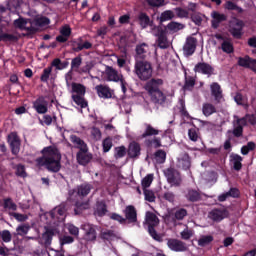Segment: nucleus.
Segmentation results:
<instances>
[{
    "instance_id": "obj_25",
    "label": "nucleus",
    "mask_w": 256,
    "mask_h": 256,
    "mask_svg": "<svg viewBox=\"0 0 256 256\" xmlns=\"http://www.w3.org/2000/svg\"><path fill=\"white\" fill-rule=\"evenodd\" d=\"M124 215L128 223H137V209L133 205L126 206Z\"/></svg>"
},
{
    "instance_id": "obj_30",
    "label": "nucleus",
    "mask_w": 256,
    "mask_h": 256,
    "mask_svg": "<svg viewBox=\"0 0 256 256\" xmlns=\"http://www.w3.org/2000/svg\"><path fill=\"white\" fill-rule=\"evenodd\" d=\"M136 61H143L147 57V51H149V45L147 43L138 44L136 46Z\"/></svg>"
},
{
    "instance_id": "obj_15",
    "label": "nucleus",
    "mask_w": 256,
    "mask_h": 256,
    "mask_svg": "<svg viewBox=\"0 0 256 256\" xmlns=\"http://www.w3.org/2000/svg\"><path fill=\"white\" fill-rule=\"evenodd\" d=\"M197 50V38L195 37H188L186 42L183 46V54L185 57H191Z\"/></svg>"
},
{
    "instance_id": "obj_59",
    "label": "nucleus",
    "mask_w": 256,
    "mask_h": 256,
    "mask_svg": "<svg viewBox=\"0 0 256 256\" xmlns=\"http://www.w3.org/2000/svg\"><path fill=\"white\" fill-rule=\"evenodd\" d=\"M175 12L177 17H179V19H189V11L181 8V7H177L175 8Z\"/></svg>"
},
{
    "instance_id": "obj_12",
    "label": "nucleus",
    "mask_w": 256,
    "mask_h": 256,
    "mask_svg": "<svg viewBox=\"0 0 256 256\" xmlns=\"http://www.w3.org/2000/svg\"><path fill=\"white\" fill-rule=\"evenodd\" d=\"M91 193V185L90 184H81L77 187V190L73 189L69 191V199L70 201H75L74 196L78 197H87Z\"/></svg>"
},
{
    "instance_id": "obj_32",
    "label": "nucleus",
    "mask_w": 256,
    "mask_h": 256,
    "mask_svg": "<svg viewBox=\"0 0 256 256\" xmlns=\"http://www.w3.org/2000/svg\"><path fill=\"white\" fill-rule=\"evenodd\" d=\"M139 25L142 29H147V27H153V20L145 12H141L138 16Z\"/></svg>"
},
{
    "instance_id": "obj_51",
    "label": "nucleus",
    "mask_w": 256,
    "mask_h": 256,
    "mask_svg": "<svg viewBox=\"0 0 256 256\" xmlns=\"http://www.w3.org/2000/svg\"><path fill=\"white\" fill-rule=\"evenodd\" d=\"M52 71H53V66H49L45 68L40 77V81H42V83H47L49 81V77L51 76Z\"/></svg>"
},
{
    "instance_id": "obj_53",
    "label": "nucleus",
    "mask_w": 256,
    "mask_h": 256,
    "mask_svg": "<svg viewBox=\"0 0 256 256\" xmlns=\"http://www.w3.org/2000/svg\"><path fill=\"white\" fill-rule=\"evenodd\" d=\"M225 9H227V11H237V13H243V8L231 1L226 2Z\"/></svg>"
},
{
    "instance_id": "obj_64",
    "label": "nucleus",
    "mask_w": 256,
    "mask_h": 256,
    "mask_svg": "<svg viewBox=\"0 0 256 256\" xmlns=\"http://www.w3.org/2000/svg\"><path fill=\"white\" fill-rule=\"evenodd\" d=\"M0 41H4V42H7V41H18V38H17V36H15L13 34L3 33L0 36Z\"/></svg>"
},
{
    "instance_id": "obj_10",
    "label": "nucleus",
    "mask_w": 256,
    "mask_h": 256,
    "mask_svg": "<svg viewBox=\"0 0 256 256\" xmlns=\"http://www.w3.org/2000/svg\"><path fill=\"white\" fill-rule=\"evenodd\" d=\"M76 160L79 165L87 167L93 160V154L89 152V148L81 149L76 154Z\"/></svg>"
},
{
    "instance_id": "obj_34",
    "label": "nucleus",
    "mask_w": 256,
    "mask_h": 256,
    "mask_svg": "<svg viewBox=\"0 0 256 256\" xmlns=\"http://www.w3.org/2000/svg\"><path fill=\"white\" fill-rule=\"evenodd\" d=\"M65 206H57L49 212L51 219H59V217H65Z\"/></svg>"
},
{
    "instance_id": "obj_43",
    "label": "nucleus",
    "mask_w": 256,
    "mask_h": 256,
    "mask_svg": "<svg viewBox=\"0 0 256 256\" xmlns=\"http://www.w3.org/2000/svg\"><path fill=\"white\" fill-rule=\"evenodd\" d=\"M145 145L146 147H154V149H159V147H163V144H161L160 137H154L153 139H146Z\"/></svg>"
},
{
    "instance_id": "obj_39",
    "label": "nucleus",
    "mask_w": 256,
    "mask_h": 256,
    "mask_svg": "<svg viewBox=\"0 0 256 256\" xmlns=\"http://www.w3.org/2000/svg\"><path fill=\"white\" fill-rule=\"evenodd\" d=\"M231 157L234 171H241V169H243V163H241L243 161V157L239 154H233Z\"/></svg>"
},
{
    "instance_id": "obj_46",
    "label": "nucleus",
    "mask_w": 256,
    "mask_h": 256,
    "mask_svg": "<svg viewBox=\"0 0 256 256\" xmlns=\"http://www.w3.org/2000/svg\"><path fill=\"white\" fill-rule=\"evenodd\" d=\"M171 19H175V12H173V10H166L160 15V23H165V21H171Z\"/></svg>"
},
{
    "instance_id": "obj_55",
    "label": "nucleus",
    "mask_w": 256,
    "mask_h": 256,
    "mask_svg": "<svg viewBox=\"0 0 256 256\" xmlns=\"http://www.w3.org/2000/svg\"><path fill=\"white\" fill-rule=\"evenodd\" d=\"M0 237L4 243H11V240L13 239V235H11L9 230L0 231Z\"/></svg>"
},
{
    "instance_id": "obj_37",
    "label": "nucleus",
    "mask_w": 256,
    "mask_h": 256,
    "mask_svg": "<svg viewBox=\"0 0 256 256\" xmlns=\"http://www.w3.org/2000/svg\"><path fill=\"white\" fill-rule=\"evenodd\" d=\"M160 131L151 126V124H146V129L141 135L142 139H147V137H155L159 135Z\"/></svg>"
},
{
    "instance_id": "obj_16",
    "label": "nucleus",
    "mask_w": 256,
    "mask_h": 256,
    "mask_svg": "<svg viewBox=\"0 0 256 256\" xmlns=\"http://www.w3.org/2000/svg\"><path fill=\"white\" fill-rule=\"evenodd\" d=\"M229 216V212L226 209H213L208 213V217L214 223H221L223 219Z\"/></svg>"
},
{
    "instance_id": "obj_45",
    "label": "nucleus",
    "mask_w": 256,
    "mask_h": 256,
    "mask_svg": "<svg viewBox=\"0 0 256 256\" xmlns=\"http://www.w3.org/2000/svg\"><path fill=\"white\" fill-rule=\"evenodd\" d=\"M72 91L73 93H76L74 95H79V96H85V93H87L85 86L79 83L72 84Z\"/></svg>"
},
{
    "instance_id": "obj_1",
    "label": "nucleus",
    "mask_w": 256,
    "mask_h": 256,
    "mask_svg": "<svg viewBox=\"0 0 256 256\" xmlns=\"http://www.w3.org/2000/svg\"><path fill=\"white\" fill-rule=\"evenodd\" d=\"M40 157L36 158V167H44L49 173H59L61 171V151L56 146L44 147L40 151Z\"/></svg>"
},
{
    "instance_id": "obj_49",
    "label": "nucleus",
    "mask_w": 256,
    "mask_h": 256,
    "mask_svg": "<svg viewBox=\"0 0 256 256\" xmlns=\"http://www.w3.org/2000/svg\"><path fill=\"white\" fill-rule=\"evenodd\" d=\"M127 155V148L125 146H119L115 148V159H123Z\"/></svg>"
},
{
    "instance_id": "obj_58",
    "label": "nucleus",
    "mask_w": 256,
    "mask_h": 256,
    "mask_svg": "<svg viewBox=\"0 0 256 256\" xmlns=\"http://www.w3.org/2000/svg\"><path fill=\"white\" fill-rule=\"evenodd\" d=\"M144 197L145 201H148L149 203H155V193L152 190L144 189Z\"/></svg>"
},
{
    "instance_id": "obj_27",
    "label": "nucleus",
    "mask_w": 256,
    "mask_h": 256,
    "mask_svg": "<svg viewBox=\"0 0 256 256\" xmlns=\"http://www.w3.org/2000/svg\"><path fill=\"white\" fill-rule=\"evenodd\" d=\"M210 89L211 95L214 97V101H216V103H221V99H223V90L221 89V85L217 82H213Z\"/></svg>"
},
{
    "instance_id": "obj_57",
    "label": "nucleus",
    "mask_w": 256,
    "mask_h": 256,
    "mask_svg": "<svg viewBox=\"0 0 256 256\" xmlns=\"http://www.w3.org/2000/svg\"><path fill=\"white\" fill-rule=\"evenodd\" d=\"M188 137H189L190 141L197 143V141H199V132L195 128H190L188 130Z\"/></svg>"
},
{
    "instance_id": "obj_23",
    "label": "nucleus",
    "mask_w": 256,
    "mask_h": 256,
    "mask_svg": "<svg viewBox=\"0 0 256 256\" xmlns=\"http://www.w3.org/2000/svg\"><path fill=\"white\" fill-rule=\"evenodd\" d=\"M213 71H215L213 66L205 62H199L194 67V72L202 73V75H213Z\"/></svg>"
},
{
    "instance_id": "obj_4",
    "label": "nucleus",
    "mask_w": 256,
    "mask_h": 256,
    "mask_svg": "<svg viewBox=\"0 0 256 256\" xmlns=\"http://www.w3.org/2000/svg\"><path fill=\"white\" fill-rule=\"evenodd\" d=\"M164 177H166L167 182L171 187H180L183 182L181 172L173 167L164 170Z\"/></svg>"
},
{
    "instance_id": "obj_40",
    "label": "nucleus",
    "mask_w": 256,
    "mask_h": 256,
    "mask_svg": "<svg viewBox=\"0 0 256 256\" xmlns=\"http://www.w3.org/2000/svg\"><path fill=\"white\" fill-rule=\"evenodd\" d=\"M195 83V78L193 76H187V72H185V82L183 86L184 91H193Z\"/></svg>"
},
{
    "instance_id": "obj_21",
    "label": "nucleus",
    "mask_w": 256,
    "mask_h": 256,
    "mask_svg": "<svg viewBox=\"0 0 256 256\" xmlns=\"http://www.w3.org/2000/svg\"><path fill=\"white\" fill-rule=\"evenodd\" d=\"M44 229L45 232L42 234V240L44 241V245L49 247L53 243V237L57 235V229L47 226Z\"/></svg>"
},
{
    "instance_id": "obj_20",
    "label": "nucleus",
    "mask_w": 256,
    "mask_h": 256,
    "mask_svg": "<svg viewBox=\"0 0 256 256\" xmlns=\"http://www.w3.org/2000/svg\"><path fill=\"white\" fill-rule=\"evenodd\" d=\"M148 95L154 105H165V101H167V96L161 90L148 92Z\"/></svg>"
},
{
    "instance_id": "obj_52",
    "label": "nucleus",
    "mask_w": 256,
    "mask_h": 256,
    "mask_svg": "<svg viewBox=\"0 0 256 256\" xmlns=\"http://www.w3.org/2000/svg\"><path fill=\"white\" fill-rule=\"evenodd\" d=\"M166 29H168V31H173V33H177V31H181V29H183V24L179 22H170L166 26Z\"/></svg>"
},
{
    "instance_id": "obj_24",
    "label": "nucleus",
    "mask_w": 256,
    "mask_h": 256,
    "mask_svg": "<svg viewBox=\"0 0 256 256\" xmlns=\"http://www.w3.org/2000/svg\"><path fill=\"white\" fill-rule=\"evenodd\" d=\"M188 212L185 208H173L170 211V217L172 218V221L174 223H177V221H183L185 217H187Z\"/></svg>"
},
{
    "instance_id": "obj_44",
    "label": "nucleus",
    "mask_w": 256,
    "mask_h": 256,
    "mask_svg": "<svg viewBox=\"0 0 256 256\" xmlns=\"http://www.w3.org/2000/svg\"><path fill=\"white\" fill-rule=\"evenodd\" d=\"M106 75L108 77V81H114L115 83L121 81V78L119 77V73L117 70L113 69L112 67H109Z\"/></svg>"
},
{
    "instance_id": "obj_31",
    "label": "nucleus",
    "mask_w": 256,
    "mask_h": 256,
    "mask_svg": "<svg viewBox=\"0 0 256 256\" xmlns=\"http://www.w3.org/2000/svg\"><path fill=\"white\" fill-rule=\"evenodd\" d=\"M243 27H245L243 20H238L236 22V27L230 29V33L234 39H241V37H243Z\"/></svg>"
},
{
    "instance_id": "obj_54",
    "label": "nucleus",
    "mask_w": 256,
    "mask_h": 256,
    "mask_svg": "<svg viewBox=\"0 0 256 256\" xmlns=\"http://www.w3.org/2000/svg\"><path fill=\"white\" fill-rule=\"evenodd\" d=\"M209 243H213V236H211V235L202 236L198 240L199 247H205V246L209 245Z\"/></svg>"
},
{
    "instance_id": "obj_62",
    "label": "nucleus",
    "mask_w": 256,
    "mask_h": 256,
    "mask_svg": "<svg viewBox=\"0 0 256 256\" xmlns=\"http://www.w3.org/2000/svg\"><path fill=\"white\" fill-rule=\"evenodd\" d=\"M25 25H27V20H25V18L20 17L14 20V26L17 27V29H21L22 31H24L26 27Z\"/></svg>"
},
{
    "instance_id": "obj_41",
    "label": "nucleus",
    "mask_w": 256,
    "mask_h": 256,
    "mask_svg": "<svg viewBox=\"0 0 256 256\" xmlns=\"http://www.w3.org/2000/svg\"><path fill=\"white\" fill-rule=\"evenodd\" d=\"M221 49L223 53H227V55L235 53V47L233 46V42L231 40H224L221 44Z\"/></svg>"
},
{
    "instance_id": "obj_22",
    "label": "nucleus",
    "mask_w": 256,
    "mask_h": 256,
    "mask_svg": "<svg viewBox=\"0 0 256 256\" xmlns=\"http://www.w3.org/2000/svg\"><path fill=\"white\" fill-rule=\"evenodd\" d=\"M211 27L212 29H219V26L221 25V23L227 21V15L225 14H221L218 11H213L211 13Z\"/></svg>"
},
{
    "instance_id": "obj_18",
    "label": "nucleus",
    "mask_w": 256,
    "mask_h": 256,
    "mask_svg": "<svg viewBox=\"0 0 256 256\" xmlns=\"http://www.w3.org/2000/svg\"><path fill=\"white\" fill-rule=\"evenodd\" d=\"M239 67H244V69H251V71L256 72V59L251 58L249 55L238 58Z\"/></svg>"
},
{
    "instance_id": "obj_7",
    "label": "nucleus",
    "mask_w": 256,
    "mask_h": 256,
    "mask_svg": "<svg viewBox=\"0 0 256 256\" xmlns=\"http://www.w3.org/2000/svg\"><path fill=\"white\" fill-rule=\"evenodd\" d=\"M167 247L170 249V251H174L175 253H185V251H189L187 243L177 238H169L167 240Z\"/></svg>"
},
{
    "instance_id": "obj_17",
    "label": "nucleus",
    "mask_w": 256,
    "mask_h": 256,
    "mask_svg": "<svg viewBox=\"0 0 256 256\" xmlns=\"http://www.w3.org/2000/svg\"><path fill=\"white\" fill-rule=\"evenodd\" d=\"M127 155L129 159H139L141 157V144L132 141L128 145Z\"/></svg>"
},
{
    "instance_id": "obj_6",
    "label": "nucleus",
    "mask_w": 256,
    "mask_h": 256,
    "mask_svg": "<svg viewBox=\"0 0 256 256\" xmlns=\"http://www.w3.org/2000/svg\"><path fill=\"white\" fill-rule=\"evenodd\" d=\"M7 143L10 145L12 155H19L21 151V138L17 132H11L7 136Z\"/></svg>"
},
{
    "instance_id": "obj_36",
    "label": "nucleus",
    "mask_w": 256,
    "mask_h": 256,
    "mask_svg": "<svg viewBox=\"0 0 256 256\" xmlns=\"http://www.w3.org/2000/svg\"><path fill=\"white\" fill-rule=\"evenodd\" d=\"M153 159L158 163V165H163V163L167 161V152L159 149L153 154Z\"/></svg>"
},
{
    "instance_id": "obj_61",
    "label": "nucleus",
    "mask_w": 256,
    "mask_h": 256,
    "mask_svg": "<svg viewBox=\"0 0 256 256\" xmlns=\"http://www.w3.org/2000/svg\"><path fill=\"white\" fill-rule=\"evenodd\" d=\"M151 183H153V176L151 174H148L146 177L142 179L141 185L144 189H147L148 187H151Z\"/></svg>"
},
{
    "instance_id": "obj_35",
    "label": "nucleus",
    "mask_w": 256,
    "mask_h": 256,
    "mask_svg": "<svg viewBox=\"0 0 256 256\" xmlns=\"http://www.w3.org/2000/svg\"><path fill=\"white\" fill-rule=\"evenodd\" d=\"M202 113L205 117H211V115L217 113V108L212 103H204L202 105Z\"/></svg>"
},
{
    "instance_id": "obj_9",
    "label": "nucleus",
    "mask_w": 256,
    "mask_h": 256,
    "mask_svg": "<svg viewBox=\"0 0 256 256\" xmlns=\"http://www.w3.org/2000/svg\"><path fill=\"white\" fill-rule=\"evenodd\" d=\"M70 46L72 47V51H74V53H79L84 49L88 50L93 48V44L89 41H83V37L71 40Z\"/></svg>"
},
{
    "instance_id": "obj_11",
    "label": "nucleus",
    "mask_w": 256,
    "mask_h": 256,
    "mask_svg": "<svg viewBox=\"0 0 256 256\" xmlns=\"http://www.w3.org/2000/svg\"><path fill=\"white\" fill-rule=\"evenodd\" d=\"M32 107L38 115H45L49 111V102L45 100V96H39L32 103Z\"/></svg>"
},
{
    "instance_id": "obj_56",
    "label": "nucleus",
    "mask_w": 256,
    "mask_h": 256,
    "mask_svg": "<svg viewBox=\"0 0 256 256\" xmlns=\"http://www.w3.org/2000/svg\"><path fill=\"white\" fill-rule=\"evenodd\" d=\"M29 229H31V227L27 224L19 225L16 228L17 235H19L20 237H23V235H27V233H29Z\"/></svg>"
},
{
    "instance_id": "obj_48",
    "label": "nucleus",
    "mask_w": 256,
    "mask_h": 256,
    "mask_svg": "<svg viewBox=\"0 0 256 256\" xmlns=\"http://www.w3.org/2000/svg\"><path fill=\"white\" fill-rule=\"evenodd\" d=\"M3 208L8 209L9 211H17V204L13 202V199L5 198L3 203Z\"/></svg>"
},
{
    "instance_id": "obj_8",
    "label": "nucleus",
    "mask_w": 256,
    "mask_h": 256,
    "mask_svg": "<svg viewBox=\"0 0 256 256\" xmlns=\"http://www.w3.org/2000/svg\"><path fill=\"white\" fill-rule=\"evenodd\" d=\"M81 229L84 231V239L89 243H95L97 241V226L93 224H83Z\"/></svg>"
},
{
    "instance_id": "obj_13",
    "label": "nucleus",
    "mask_w": 256,
    "mask_h": 256,
    "mask_svg": "<svg viewBox=\"0 0 256 256\" xmlns=\"http://www.w3.org/2000/svg\"><path fill=\"white\" fill-rule=\"evenodd\" d=\"M165 85V80L161 78H151L147 81L145 89L147 93H153L155 91H161V87Z\"/></svg>"
},
{
    "instance_id": "obj_60",
    "label": "nucleus",
    "mask_w": 256,
    "mask_h": 256,
    "mask_svg": "<svg viewBox=\"0 0 256 256\" xmlns=\"http://www.w3.org/2000/svg\"><path fill=\"white\" fill-rule=\"evenodd\" d=\"M16 175L17 177H21L22 179H25V177H27V172L25 171V165L18 164L16 166Z\"/></svg>"
},
{
    "instance_id": "obj_42",
    "label": "nucleus",
    "mask_w": 256,
    "mask_h": 256,
    "mask_svg": "<svg viewBox=\"0 0 256 256\" xmlns=\"http://www.w3.org/2000/svg\"><path fill=\"white\" fill-rule=\"evenodd\" d=\"M72 101H74L78 107H81V109H87L89 106L87 100H85V96L72 95Z\"/></svg>"
},
{
    "instance_id": "obj_19",
    "label": "nucleus",
    "mask_w": 256,
    "mask_h": 256,
    "mask_svg": "<svg viewBox=\"0 0 256 256\" xmlns=\"http://www.w3.org/2000/svg\"><path fill=\"white\" fill-rule=\"evenodd\" d=\"M95 91L97 92V95L100 97V99L113 98V90L107 85L99 84L95 87Z\"/></svg>"
},
{
    "instance_id": "obj_29",
    "label": "nucleus",
    "mask_w": 256,
    "mask_h": 256,
    "mask_svg": "<svg viewBox=\"0 0 256 256\" xmlns=\"http://www.w3.org/2000/svg\"><path fill=\"white\" fill-rule=\"evenodd\" d=\"M99 237L104 243H111V241L117 239V234L115 233V230L105 229L100 231Z\"/></svg>"
},
{
    "instance_id": "obj_50",
    "label": "nucleus",
    "mask_w": 256,
    "mask_h": 256,
    "mask_svg": "<svg viewBox=\"0 0 256 256\" xmlns=\"http://www.w3.org/2000/svg\"><path fill=\"white\" fill-rule=\"evenodd\" d=\"M103 153H109L113 147V139L107 137L102 142Z\"/></svg>"
},
{
    "instance_id": "obj_63",
    "label": "nucleus",
    "mask_w": 256,
    "mask_h": 256,
    "mask_svg": "<svg viewBox=\"0 0 256 256\" xmlns=\"http://www.w3.org/2000/svg\"><path fill=\"white\" fill-rule=\"evenodd\" d=\"M82 63H83V58H81V55L73 58L71 61V69H79Z\"/></svg>"
},
{
    "instance_id": "obj_38",
    "label": "nucleus",
    "mask_w": 256,
    "mask_h": 256,
    "mask_svg": "<svg viewBox=\"0 0 256 256\" xmlns=\"http://www.w3.org/2000/svg\"><path fill=\"white\" fill-rule=\"evenodd\" d=\"M51 66L55 67L57 71H63V69H67L69 67V61H61L59 58H55L51 62Z\"/></svg>"
},
{
    "instance_id": "obj_14",
    "label": "nucleus",
    "mask_w": 256,
    "mask_h": 256,
    "mask_svg": "<svg viewBox=\"0 0 256 256\" xmlns=\"http://www.w3.org/2000/svg\"><path fill=\"white\" fill-rule=\"evenodd\" d=\"M234 129L228 130V133H232V135L236 138L243 137V127L247 126V118H238L233 122Z\"/></svg>"
},
{
    "instance_id": "obj_2",
    "label": "nucleus",
    "mask_w": 256,
    "mask_h": 256,
    "mask_svg": "<svg viewBox=\"0 0 256 256\" xmlns=\"http://www.w3.org/2000/svg\"><path fill=\"white\" fill-rule=\"evenodd\" d=\"M134 73L140 81H149L153 77V66L149 61L136 60L134 65Z\"/></svg>"
},
{
    "instance_id": "obj_33",
    "label": "nucleus",
    "mask_w": 256,
    "mask_h": 256,
    "mask_svg": "<svg viewBox=\"0 0 256 256\" xmlns=\"http://www.w3.org/2000/svg\"><path fill=\"white\" fill-rule=\"evenodd\" d=\"M70 141H71V143H73V145L76 149H79V151H81V149L89 148L87 146V143H85V141L83 139L79 138V136H77V135H71Z\"/></svg>"
},
{
    "instance_id": "obj_28",
    "label": "nucleus",
    "mask_w": 256,
    "mask_h": 256,
    "mask_svg": "<svg viewBox=\"0 0 256 256\" xmlns=\"http://www.w3.org/2000/svg\"><path fill=\"white\" fill-rule=\"evenodd\" d=\"M69 37H71V27L69 25H65L60 29V35L56 37V41L58 43H67L69 41Z\"/></svg>"
},
{
    "instance_id": "obj_47",
    "label": "nucleus",
    "mask_w": 256,
    "mask_h": 256,
    "mask_svg": "<svg viewBox=\"0 0 256 256\" xmlns=\"http://www.w3.org/2000/svg\"><path fill=\"white\" fill-rule=\"evenodd\" d=\"M186 197L188 201H191L192 203L201 200V194L197 190H189Z\"/></svg>"
},
{
    "instance_id": "obj_5",
    "label": "nucleus",
    "mask_w": 256,
    "mask_h": 256,
    "mask_svg": "<svg viewBox=\"0 0 256 256\" xmlns=\"http://www.w3.org/2000/svg\"><path fill=\"white\" fill-rule=\"evenodd\" d=\"M152 33L154 37H157L156 43L160 49H167L169 47L166 28H162L161 26H154Z\"/></svg>"
},
{
    "instance_id": "obj_26",
    "label": "nucleus",
    "mask_w": 256,
    "mask_h": 256,
    "mask_svg": "<svg viewBox=\"0 0 256 256\" xmlns=\"http://www.w3.org/2000/svg\"><path fill=\"white\" fill-rule=\"evenodd\" d=\"M107 213H109V210L107 209L105 200L97 201L94 208L95 217H105Z\"/></svg>"
},
{
    "instance_id": "obj_3",
    "label": "nucleus",
    "mask_w": 256,
    "mask_h": 256,
    "mask_svg": "<svg viewBox=\"0 0 256 256\" xmlns=\"http://www.w3.org/2000/svg\"><path fill=\"white\" fill-rule=\"evenodd\" d=\"M146 225H148V233L154 239V241H161V236L155 230V227L159 225V217L153 212L146 213Z\"/></svg>"
}]
</instances>
